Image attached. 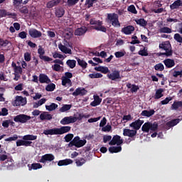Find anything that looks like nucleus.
<instances>
[{"label":"nucleus","instance_id":"f257e3e1","mask_svg":"<svg viewBox=\"0 0 182 182\" xmlns=\"http://www.w3.org/2000/svg\"><path fill=\"white\" fill-rule=\"evenodd\" d=\"M72 127L69 126H63L60 128H54L52 129H44L43 134L46 136H53V135H63L66 134L70 131Z\"/></svg>","mask_w":182,"mask_h":182},{"label":"nucleus","instance_id":"f03ea898","mask_svg":"<svg viewBox=\"0 0 182 182\" xmlns=\"http://www.w3.org/2000/svg\"><path fill=\"white\" fill-rule=\"evenodd\" d=\"M159 48L162 50H165V53H160V56L165 55L166 57H171L173 54L171 45L169 41L162 42L159 45Z\"/></svg>","mask_w":182,"mask_h":182},{"label":"nucleus","instance_id":"7ed1b4c3","mask_svg":"<svg viewBox=\"0 0 182 182\" xmlns=\"http://www.w3.org/2000/svg\"><path fill=\"white\" fill-rule=\"evenodd\" d=\"M159 124L156 122L153 123L151 122H145L141 128L142 132L145 133H149V131L151 132H156L158 130Z\"/></svg>","mask_w":182,"mask_h":182},{"label":"nucleus","instance_id":"20e7f679","mask_svg":"<svg viewBox=\"0 0 182 182\" xmlns=\"http://www.w3.org/2000/svg\"><path fill=\"white\" fill-rule=\"evenodd\" d=\"M87 143L86 139H80L79 136H75L73 140L69 143V147L76 146L77 148L83 147Z\"/></svg>","mask_w":182,"mask_h":182},{"label":"nucleus","instance_id":"39448f33","mask_svg":"<svg viewBox=\"0 0 182 182\" xmlns=\"http://www.w3.org/2000/svg\"><path fill=\"white\" fill-rule=\"evenodd\" d=\"M107 19L112 23L114 27H120L121 24L119 21V16L115 13L107 14Z\"/></svg>","mask_w":182,"mask_h":182},{"label":"nucleus","instance_id":"423d86ee","mask_svg":"<svg viewBox=\"0 0 182 182\" xmlns=\"http://www.w3.org/2000/svg\"><path fill=\"white\" fill-rule=\"evenodd\" d=\"M31 117L29 115L25 114H18L17 116H15L14 118V121L15 122H19L21 124L26 123L28 122Z\"/></svg>","mask_w":182,"mask_h":182},{"label":"nucleus","instance_id":"0eeeda50","mask_svg":"<svg viewBox=\"0 0 182 182\" xmlns=\"http://www.w3.org/2000/svg\"><path fill=\"white\" fill-rule=\"evenodd\" d=\"M77 122V118L75 117L70 116V117H65L63 119L60 120V123L63 125H68L72 123H75Z\"/></svg>","mask_w":182,"mask_h":182},{"label":"nucleus","instance_id":"6e6552de","mask_svg":"<svg viewBox=\"0 0 182 182\" xmlns=\"http://www.w3.org/2000/svg\"><path fill=\"white\" fill-rule=\"evenodd\" d=\"M55 157L53 154H46L41 156L38 162L45 164L47 161L51 162L55 160Z\"/></svg>","mask_w":182,"mask_h":182},{"label":"nucleus","instance_id":"1a4fd4ad","mask_svg":"<svg viewBox=\"0 0 182 182\" xmlns=\"http://www.w3.org/2000/svg\"><path fill=\"white\" fill-rule=\"evenodd\" d=\"M124 142L123 139H121V136L119 135H114L112 136V140L109 141V144L110 146H120Z\"/></svg>","mask_w":182,"mask_h":182},{"label":"nucleus","instance_id":"9d476101","mask_svg":"<svg viewBox=\"0 0 182 182\" xmlns=\"http://www.w3.org/2000/svg\"><path fill=\"white\" fill-rule=\"evenodd\" d=\"M137 134V131L134 129H123V136H128V137H135Z\"/></svg>","mask_w":182,"mask_h":182},{"label":"nucleus","instance_id":"9b49d317","mask_svg":"<svg viewBox=\"0 0 182 182\" xmlns=\"http://www.w3.org/2000/svg\"><path fill=\"white\" fill-rule=\"evenodd\" d=\"M28 33H29V36L31 38H41V36H42L41 31H38L36 28H31V29H29L28 30Z\"/></svg>","mask_w":182,"mask_h":182},{"label":"nucleus","instance_id":"f8f14e48","mask_svg":"<svg viewBox=\"0 0 182 182\" xmlns=\"http://www.w3.org/2000/svg\"><path fill=\"white\" fill-rule=\"evenodd\" d=\"M144 124V120L137 119L135 120L132 124H129V127H132L134 130L138 131L141 127V125Z\"/></svg>","mask_w":182,"mask_h":182},{"label":"nucleus","instance_id":"ddd939ff","mask_svg":"<svg viewBox=\"0 0 182 182\" xmlns=\"http://www.w3.org/2000/svg\"><path fill=\"white\" fill-rule=\"evenodd\" d=\"M107 76L109 77V80L114 81L118 79H121L120 77V72L119 70H114L112 73L107 75Z\"/></svg>","mask_w":182,"mask_h":182},{"label":"nucleus","instance_id":"4468645a","mask_svg":"<svg viewBox=\"0 0 182 182\" xmlns=\"http://www.w3.org/2000/svg\"><path fill=\"white\" fill-rule=\"evenodd\" d=\"M87 31V28L83 26H81L80 28H77L75 31V35L76 36H85Z\"/></svg>","mask_w":182,"mask_h":182},{"label":"nucleus","instance_id":"2eb2a0df","mask_svg":"<svg viewBox=\"0 0 182 182\" xmlns=\"http://www.w3.org/2000/svg\"><path fill=\"white\" fill-rule=\"evenodd\" d=\"M87 92V91L85 88L77 87L72 95L74 97L85 96Z\"/></svg>","mask_w":182,"mask_h":182},{"label":"nucleus","instance_id":"dca6fc26","mask_svg":"<svg viewBox=\"0 0 182 182\" xmlns=\"http://www.w3.org/2000/svg\"><path fill=\"white\" fill-rule=\"evenodd\" d=\"M135 31V28L133 26H127L122 28V33L126 35H131L132 32Z\"/></svg>","mask_w":182,"mask_h":182},{"label":"nucleus","instance_id":"f3484780","mask_svg":"<svg viewBox=\"0 0 182 182\" xmlns=\"http://www.w3.org/2000/svg\"><path fill=\"white\" fill-rule=\"evenodd\" d=\"M181 122L180 119H172L166 124V129H169L171 127H174Z\"/></svg>","mask_w":182,"mask_h":182},{"label":"nucleus","instance_id":"a211bd4d","mask_svg":"<svg viewBox=\"0 0 182 182\" xmlns=\"http://www.w3.org/2000/svg\"><path fill=\"white\" fill-rule=\"evenodd\" d=\"M73 163V161L70 159H63V160H60L58 163V166L59 167H61V166H68L70 164H72Z\"/></svg>","mask_w":182,"mask_h":182},{"label":"nucleus","instance_id":"6ab92c4d","mask_svg":"<svg viewBox=\"0 0 182 182\" xmlns=\"http://www.w3.org/2000/svg\"><path fill=\"white\" fill-rule=\"evenodd\" d=\"M93 97H94V101H92L91 104H90V105H91L92 107H96L97 106L100 105L102 101L100 97H99L98 95H95L93 96Z\"/></svg>","mask_w":182,"mask_h":182},{"label":"nucleus","instance_id":"aec40b11","mask_svg":"<svg viewBox=\"0 0 182 182\" xmlns=\"http://www.w3.org/2000/svg\"><path fill=\"white\" fill-rule=\"evenodd\" d=\"M154 109H144L142 111V112H141L140 116H142L144 117H151L154 114Z\"/></svg>","mask_w":182,"mask_h":182},{"label":"nucleus","instance_id":"412c9836","mask_svg":"<svg viewBox=\"0 0 182 182\" xmlns=\"http://www.w3.org/2000/svg\"><path fill=\"white\" fill-rule=\"evenodd\" d=\"M163 63H164L167 68H173L176 65L175 60L169 58L163 60Z\"/></svg>","mask_w":182,"mask_h":182},{"label":"nucleus","instance_id":"4be33fe9","mask_svg":"<svg viewBox=\"0 0 182 182\" xmlns=\"http://www.w3.org/2000/svg\"><path fill=\"white\" fill-rule=\"evenodd\" d=\"M38 77V81H40L41 83H50L51 82L49 77L45 74H41Z\"/></svg>","mask_w":182,"mask_h":182},{"label":"nucleus","instance_id":"5701e85b","mask_svg":"<svg viewBox=\"0 0 182 182\" xmlns=\"http://www.w3.org/2000/svg\"><path fill=\"white\" fill-rule=\"evenodd\" d=\"M62 0H50L47 3V8L52 9L61 3Z\"/></svg>","mask_w":182,"mask_h":182},{"label":"nucleus","instance_id":"b1692460","mask_svg":"<svg viewBox=\"0 0 182 182\" xmlns=\"http://www.w3.org/2000/svg\"><path fill=\"white\" fill-rule=\"evenodd\" d=\"M40 119L41 121H50L53 119V115L51 114L48 113L47 112H45L43 114H41Z\"/></svg>","mask_w":182,"mask_h":182},{"label":"nucleus","instance_id":"393cba45","mask_svg":"<svg viewBox=\"0 0 182 182\" xmlns=\"http://www.w3.org/2000/svg\"><path fill=\"white\" fill-rule=\"evenodd\" d=\"M182 6V0H176L170 6V9L171 10L178 9Z\"/></svg>","mask_w":182,"mask_h":182},{"label":"nucleus","instance_id":"a878e982","mask_svg":"<svg viewBox=\"0 0 182 182\" xmlns=\"http://www.w3.org/2000/svg\"><path fill=\"white\" fill-rule=\"evenodd\" d=\"M58 48L61 52L65 54H73L72 50L68 48L66 46H63L62 44L58 45Z\"/></svg>","mask_w":182,"mask_h":182},{"label":"nucleus","instance_id":"bb28decb","mask_svg":"<svg viewBox=\"0 0 182 182\" xmlns=\"http://www.w3.org/2000/svg\"><path fill=\"white\" fill-rule=\"evenodd\" d=\"M127 87L128 89H131V92L132 93H136L137 91L140 89L139 86L136 85V84H131V83H127Z\"/></svg>","mask_w":182,"mask_h":182},{"label":"nucleus","instance_id":"cd10ccee","mask_svg":"<svg viewBox=\"0 0 182 182\" xmlns=\"http://www.w3.org/2000/svg\"><path fill=\"white\" fill-rule=\"evenodd\" d=\"M95 70L97 72H100L103 74H107L109 72V68L107 67L104 66H99V67H95Z\"/></svg>","mask_w":182,"mask_h":182},{"label":"nucleus","instance_id":"c85d7f7f","mask_svg":"<svg viewBox=\"0 0 182 182\" xmlns=\"http://www.w3.org/2000/svg\"><path fill=\"white\" fill-rule=\"evenodd\" d=\"M15 14L7 12L5 9H0V18H4L6 16H15Z\"/></svg>","mask_w":182,"mask_h":182},{"label":"nucleus","instance_id":"c756f323","mask_svg":"<svg viewBox=\"0 0 182 182\" xmlns=\"http://www.w3.org/2000/svg\"><path fill=\"white\" fill-rule=\"evenodd\" d=\"M134 22L136 23L137 25L143 28H146V26H147V21L144 20V18L135 19Z\"/></svg>","mask_w":182,"mask_h":182},{"label":"nucleus","instance_id":"7c9ffc66","mask_svg":"<svg viewBox=\"0 0 182 182\" xmlns=\"http://www.w3.org/2000/svg\"><path fill=\"white\" fill-rule=\"evenodd\" d=\"M16 8H17L18 11L23 14H27L29 12V10L27 6H16Z\"/></svg>","mask_w":182,"mask_h":182},{"label":"nucleus","instance_id":"2f4dec72","mask_svg":"<svg viewBox=\"0 0 182 182\" xmlns=\"http://www.w3.org/2000/svg\"><path fill=\"white\" fill-rule=\"evenodd\" d=\"M38 139V136L33 134L24 135L23 139L24 141H35Z\"/></svg>","mask_w":182,"mask_h":182},{"label":"nucleus","instance_id":"473e14b6","mask_svg":"<svg viewBox=\"0 0 182 182\" xmlns=\"http://www.w3.org/2000/svg\"><path fill=\"white\" fill-rule=\"evenodd\" d=\"M27 166H28L29 171L32 170L36 171L42 168V165L40 164H31V166H30V164L27 165Z\"/></svg>","mask_w":182,"mask_h":182},{"label":"nucleus","instance_id":"72a5a7b5","mask_svg":"<svg viewBox=\"0 0 182 182\" xmlns=\"http://www.w3.org/2000/svg\"><path fill=\"white\" fill-rule=\"evenodd\" d=\"M73 107L72 105L70 104H64L63 107L59 109L60 112H67Z\"/></svg>","mask_w":182,"mask_h":182},{"label":"nucleus","instance_id":"f704fd0d","mask_svg":"<svg viewBox=\"0 0 182 182\" xmlns=\"http://www.w3.org/2000/svg\"><path fill=\"white\" fill-rule=\"evenodd\" d=\"M93 29H95V31H101V32H103V33H107V28L103 26V25H100V26H94L92 27Z\"/></svg>","mask_w":182,"mask_h":182},{"label":"nucleus","instance_id":"c9c22d12","mask_svg":"<svg viewBox=\"0 0 182 182\" xmlns=\"http://www.w3.org/2000/svg\"><path fill=\"white\" fill-rule=\"evenodd\" d=\"M97 2V0H86L85 1V6H87V9H91L93 7V4H96Z\"/></svg>","mask_w":182,"mask_h":182},{"label":"nucleus","instance_id":"e433bc0d","mask_svg":"<svg viewBox=\"0 0 182 182\" xmlns=\"http://www.w3.org/2000/svg\"><path fill=\"white\" fill-rule=\"evenodd\" d=\"M163 93H164V89L161 88L159 90H156L154 98L156 100H159L161 97H164Z\"/></svg>","mask_w":182,"mask_h":182},{"label":"nucleus","instance_id":"4c0bfd02","mask_svg":"<svg viewBox=\"0 0 182 182\" xmlns=\"http://www.w3.org/2000/svg\"><path fill=\"white\" fill-rule=\"evenodd\" d=\"M86 162V160L84 158H77L75 159V164L77 167L83 166Z\"/></svg>","mask_w":182,"mask_h":182},{"label":"nucleus","instance_id":"58836bf2","mask_svg":"<svg viewBox=\"0 0 182 182\" xmlns=\"http://www.w3.org/2000/svg\"><path fill=\"white\" fill-rule=\"evenodd\" d=\"M67 84H68L70 87H72V85H73L72 80L67 77H63V80L61 81V85H63V86H66Z\"/></svg>","mask_w":182,"mask_h":182},{"label":"nucleus","instance_id":"ea45409f","mask_svg":"<svg viewBox=\"0 0 182 182\" xmlns=\"http://www.w3.org/2000/svg\"><path fill=\"white\" fill-rule=\"evenodd\" d=\"M122 151V147L121 146H112L109 148V151L111 154L114 153H118Z\"/></svg>","mask_w":182,"mask_h":182},{"label":"nucleus","instance_id":"a19ab883","mask_svg":"<svg viewBox=\"0 0 182 182\" xmlns=\"http://www.w3.org/2000/svg\"><path fill=\"white\" fill-rule=\"evenodd\" d=\"M66 65L70 68L73 69V68H75L76 60H67Z\"/></svg>","mask_w":182,"mask_h":182},{"label":"nucleus","instance_id":"79ce46f5","mask_svg":"<svg viewBox=\"0 0 182 182\" xmlns=\"http://www.w3.org/2000/svg\"><path fill=\"white\" fill-rule=\"evenodd\" d=\"M65 14V10L63 8L55 10V16L58 18H62Z\"/></svg>","mask_w":182,"mask_h":182},{"label":"nucleus","instance_id":"37998d69","mask_svg":"<svg viewBox=\"0 0 182 182\" xmlns=\"http://www.w3.org/2000/svg\"><path fill=\"white\" fill-rule=\"evenodd\" d=\"M46 107L47 110H48L49 112H52L55 110L58 107V104L52 103L50 105H46Z\"/></svg>","mask_w":182,"mask_h":182},{"label":"nucleus","instance_id":"c03bdc74","mask_svg":"<svg viewBox=\"0 0 182 182\" xmlns=\"http://www.w3.org/2000/svg\"><path fill=\"white\" fill-rule=\"evenodd\" d=\"M77 65H80L82 69H85L87 66V63L84 60L77 59Z\"/></svg>","mask_w":182,"mask_h":182},{"label":"nucleus","instance_id":"a18cd8bd","mask_svg":"<svg viewBox=\"0 0 182 182\" xmlns=\"http://www.w3.org/2000/svg\"><path fill=\"white\" fill-rule=\"evenodd\" d=\"M172 107L174 110H176L179 107H182V101L173 102Z\"/></svg>","mask_w":182,"mask_h":182},{"label":"nucleus","instance_id":"49530a36","mask_svg":"<svg viewBox=\"0 0 182 182\" xmlns=\"http://www.w3.org/2000/svg\"><path fill=\"white\" fill-rule=\"evenodd\" d=\"M160 33H171L172 31L168 27H162L159 30Z\"/></svg>","mask_w":182,"mask_h":182},{"label":"nucleus","instance_id":"de8ad7c7","mask_svg":"<svg viewBox=\"0 0 182 182\" xmlns=\"http://www.w3.org/2000/svg\"><path fill=\"white\" fill-rule=\"evenodd\" d=\"M46 90L47 92H53L55 90V84H48L46 86Z\"/></svg>","mask_w":182,"mask_h":182},{"label":"nucleus","instance_id":"09e8293b","mask_svg":"<svg viewBox=\"0 0 182 182\" xmlns=\"http://www.w3.org/2000/svg\"><path fill=\"white\" fill-rule=\"evenodd\" d=\"M154 69L156 71L162 72L164 70V65L162 63H159L154 65Z\"/></svg>","mask_w":182,"mask_h":182},{"label":"nucleus","instance_id":"8fccbe9b","mask_svg":"<svg viewBox=\"0 0 182 182\" xmlns=\"http://www.w3.org/2000/svg\"><path fill=\"white\" fill-rule=\"evenodd\" d=\"M90 24L91 25H97V26H100V25H102V21H101L100 20H95V18H92L91 20H90Z\"/></svg>","mask_w":182,"mask_h":182},{"label":"nucleus","instance_id":"3c124183","mask_svg":"<svg viewBox=\"0 0 182 182\" xmlns=\"http://www.w3.org/2000/svg\"><path fill=\"white\" fill-rule=\"evenodd\" d=\"M74 137L73 134H67L64 137V139L66 142H71L73 139Z\"/></svg>","mask_w":182,"mask_h":182},{"label":"nucleus","instance_id":"603ef678","mask_svg":"<svg viewBox=\"0 0 182 182\" xmlns=\"http://www.w3.org/2000/svg\"><path fill=\"white\" fill-rule=\"evenodd\" d=\"M38 58H40L44 62L49 63V62L53 61V59L51 58H50L49 56H47V55H38Z\"/></svg>","mask_w":182,"mask_h":182},{"label":"nucleus","instance_id":"864d4df0","mask_svg":"<svg viewBox=\"0 0 182 182\" xmlns=\"http://www.w3.org/2000/svg\"><path fill=\"white\" fill-rule=\"evenodd\" d=\"M24 101V99L21 96H17L16 97V100L14 101L16 106H19L21 105V102Z\"/></svg>","mask_w":182,"mask_h":182},{"label":"nucleus","instance_id":"5fc2aeb1","mask_svg":"<svg viewBox=\"0 0 182 182\" xmlns=\"http://www.w3.org/2000/svg\"><path fill=\"white\" fill-rule=\"evenodd\" d=\"M173 39L178 43H182V36L179 33H176L173 36Z\"/></svg>","mask_w":182,"mask_h":182},{"label":"nucleus","instance_id":"6e6d98bb","mask_svg":"<svg viewBox=\"0 0 182 182\" xmlns=\"http://www.w3.org/2000/svg\"><path fill=\"white\" fill-rule=\"evenodd\" d=\"M88 77L90 78L94 79V78H101L103 77V75H102L101 73H95V74H90L88 75Z\"/></svg>","mask_w":182,"mask_h":182},{"label":"nucleus","instance_id":"4d7b16f0","mask_svg":"<svg viewBox=\"0 0 182 182\" xmlns=\"http://www.w3.org/2000/svg\"><path fill=\"white\" fill-rule=\"evenodd\" d=\"M127 10H128L129 12H131L132 14H137V11L136 10V7L134 5L129 6Z\"/></svg>","mask_w":182,"mask_h":182},{"label":"nucleus","instance_id":"13d9d810","mask_svg":"<svg viewBox=\"0 0 182 182\" xmlns=\"http://www.w3.org/2000/svg\"><path fill=\"white\" fill-rule=\"evenodd\" d=\"M126 54L125 51H117L114 53V55L116 58H123Z\"/></svg>","mask_w":182,"mask_h":182},{"label":"nucleus","instance_id":"bf43d9fd","mask_svg":"<svg viewBox=\"0 0 182 182\" xmlns=\"http://www.w3.org/2000/svg\"><path fill=\"white\" fill-rule=\"evenodd\" d=\"M79 1L80 0H67V5H68V6H73L76 4H78Z\"/></svg>","mask_w":182,"mask_h":182},{"label":"nucleus","instance_id":"052dcab7","mask_svg":"<svg viewBox=\"0 0 182 182\" xmlns=\"http://www.w3.org/2000/svg\"><path fill=\"white\" fill-rule=\"evenodd\" d=\"M46 53V51L43 48H42L41 46H38V54L40 55L39 56H44Z\"/></svg>","mask_w":182,"mask_h":182},{"label":"nucleus","instance_id":"680f3d73","mask_svg":"<svg viewBox=\"0 0 182 182\" xmlns=\"http://www.w3.org/2000/svg\"><path fill=\"white\" fill-rule=\"evenodd\" d=\"M18 135L17 134H14L13 136H11L9 138H7L6 139H4V141H15L18 139Z\"/></svg>","mask_w":182,"mask_h":182},{"label":"nucleus","instance_id":"e2e57ef3","mask_svg":"<svg viewBox=\"0 0 182 182\" xmlns=\"http://www.w3.org/2000/svg\"><path fill=\"white\" fill-rule=\"evenodd\" d=\"M172 100L171 97H166L165 100H161V103L162 105H168Z\"/></svg>","mask_w":182,"mask_h":182},{"label":"nucleus","instance_id":"0e129e2a","mask_svg":"<svg viewBox=\"0 0 182 182\" xmlns=\"http://www.w3.org/2000/svg\"><path fill=\"white\" fill-rule=\"evenodd\" d=\"M138 54L141 56H144V57H146L149 55L147 50L145 49L139 50V51L138 52Z\"/></svg>","mask_w":182,"mask_h":182},{"label":"nucleus","instance_id":"69168bd1","mask_svg":"<svg viewBox=\"0 0 182 182\" xmlns=\"http://www.w3.org/2000/svg\"><path fill=\"white\" fill-rule=\"evenodd\" d=\"M112 125L107 124L105 127H103L102 129H101V131L102 132H110L112 130Z\"/></svg>","mask_w":182,"mask_h":182},{"label":"nucleus","instance_id":"338daca9","mask_svg":"<svg viewBox=\"0 0 182 182\" xmlns=\"http://www.w3.org/2000/svg\"><path fill=\"white\" fill-rule=\"evenodd\" d=\"M182 77V70L181 71H176L174 70L173 73V77Z\"/></svg>","mask_w":182,"mask_h":182},{"label":"nucleus","instance_id":"774afa93","mask_svg":"<svg viewBox=\"0 0 182 182\" xmlns=\"http://www.w3.org/2000/svg\"><path fill=\"white\" fill-rule=\"evenodd\" d=\"M31 58V54L28 52L25 53L24 59L26 62H30Z\"/></svg>","mask_w":182,"mask_h":182}]
</instances>
